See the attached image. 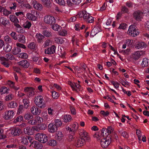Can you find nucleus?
<instances>
[{"label": "nucleus", "instance_id": "obj_1", "mask_svg": "<svg viewBox=\"0 0 149 149\" xmlns=\"http://www.w3.org/2000/svg\"><path fill=\"white\" fill-rule=\"evenodd\" d=\"M43 97L41 95L37 96L35 97L34 102L36 106L40 108H44L46 106Z\"/></svg>", "mask_w": 149, "mask_h": 149}, {"label": "nucleus", "instance_id": "obj_2", "mask_svg": "<svg viewBox=\"0 0 149 149\" xmlns=\"http://www.w3.org/2000/svg\"><path fill=\"white\" fill-rule=\"evenodd\" d=\"M127 34L132 37H135L138 35L139 32L135 26L134 25L130 26L127 31Z\"/></svg>", "mask_w": 149, "mask_h": 149}, {"label": "nucleus", "instance_id": "obj_3", "mask_svg": "<svg viewBox=\"0 0 149 149\" xmlns=\"http://www.w3.org/2000/svg\"><path fill=\"white\" fill-rule=\"evenodd\" d=\"M145 52L142 51H136L132 53L130 57L134 61H136L144 55Z\"/></svg>", "mask_w": 149, "mask_h": 149}, {"label": "nucleus", "instance_id": "obj_4", "mask_svg": "<svg viewBox=\"0 0 149 149\" xmlns=\"http://www.w3.org/2000/svg\"><path fill=\"white\" fill-rule=\"evenodd\" d=\"M35 138L36 140L42 143L46 142L48 140L47 136L43 133H38L36 134Z\"/></svg>", "mask_w": 149, "mask_h": 149}, {"label": "nucleus", "instance_id": "obj_5", "mask_svg": "<svg viewBox=\"0 0 149 149\" xmlns=\"http://www.w3.org/2000/svg\"><path fill=\"white\" fill-rule=\"evenodd\" d=\"M43 21L46 24L52 25L56 22L54 17L52 16L47 15L45 16L44 18Z\"/></svg>", "mask_w": 149, "mask_h": 149}, {"label": "nucleus", "instance_id": "obj_6", "mask_svg": "<svg viewBox=\"0 0 149 149\" xmlns=\"http://www.w3.org/2000/svg\"><path fill=\"white\" fill-rule=\"evenodd\" d=\"M102 135L104 137H107L109 134L112 132L113 131V128L111 126L108 127L107 129L103 128L102 129Z\"/></svg>", "mask_w": 149, "mask_h": 149}, {"label": "nucleus", "instance_id": "obj_7", "mask_svg": "<svg viewBox=\"0 0 149 149\" xmlns=\"http://www.w3.org/2000/svg\"><path fill=\"white\" fill-rule=\"evenodd\" d=\"M31 3L35 9L39 11L42 10L43 8L42 5L36 0H32L31 1Z\"/></svg>", "mask_w": 149, "mask_h": 149}, {"label": "nucleus", "instance_id": "obj_8", "mask_svg": "<svg viewBox=\"0 0 149 149\" xmlns=\"http://www.w3.org/2000/svg\"><path fill=\"white\" fill-rule=\"evenodd\" d=\"M14 115L15 113L13 111L9 110L4 113L3 117L6 120H10L13 118Z\"/></svg>", "mask_w": 149, "mask_h": 149}, {"label": "nucleus", "instance_id": "obj_9", "mask_svg": "<svg viewBox=\"0 0 149 149\" xmlns=\"http://www.w3.org/2000/svg\"><path fill=\"white\" fill-rule=\"evenodd\" d=\"M10 20L14 23V25L19 30L22 29V27L20 25L18 24L19 21L18 19L15 16L10 15L9 16Z\"/></svg>", "mask_w": 149, "mask_h": 149}, {"label": "nucleus", "instance_id": "obj_10", "mask_svg": "<svg viewBox=\"0 0 149 149\" xmlns=\"http://www.w3.org/2000/svg\"><path fill=\"white\" fill-rule=\"evenodd\" d=\"M133 16L135 19L138 21H141L143 17V13L140 10L134 12Z\"/></svg>", "mask_w": 149, "mask_h": 149}, {"label": "nucleus", "instance_id": "obj_11", "mask_svg": "<svg viewBox=\"0 0 149 149\" xmlns=\"http://www.w3.org/2000/svg\"><path fill=\"white\" fill-rule=\"evenodd\" d=\"M79 134L82 139L86 141H89L90 139L89 136L87 132L83 129L80 130L79 131Z\"/></svg>", "mask_w": 149, "mask_h": 149}, {"label": "nucleus", "instance_id": "obj_12", "mask_svg": "<svg viewBox=\"0 0 149 149\" xmlns=\"http://www.w3.org/2000/svg\"><path fill=\"white\" fill-rule=\"evenodd\" d=\"M90 15L86 11H83L79 12L77 15V17L79 18H83L85 21L87 18H88Z\"/></svg>", "mask_w": 149, "mask_h": 149}, {"label": "nucleus", "instance_id": "obj_13", "mask_svg": "<svg viewBox=\"0 0 149 149\" xmlns=\"http://www.w3.org/2000/svg\"><path fill=\"white\" fill-rule=\"evenodd\" d=\"M106 138L104 137L100 141L101 146L103 148H106L110 143V140L109 139H107Z\"/></svg>", "mask_w": 149, "mask_h": 149}, {"label": "nucleus", "instance_id": "obj_14", "mask_svg": "<svg viewBox=\"0 0 149 149\" xmlns=\"http://www.w3.org/2000/svg\"><path fill=\"white\" fill-rule=\"evenodd\" d=\"M22 132L21 130L18 127L14 128L10 131L11 134L14 136H19Z\"/></svg>", "mask_w": 149, "mask_h": 149}, {"label": "nucleus", "instance_id": "obj_15", "mask_svg": "<svg viewBox=\"0 0 149 149\" xmlns=\"http://www.w3.org/2000/svg\"><path fill=\"white\" fill-rule=\"evenodd\" d=\"M31 111L32 113L35 115H39L41 111L35 106H33L31 108Z\"/></svg>", "mask_w": 149, "mask_h": 149}, {"label": "nucleus", "instance_id": "obj_16", "mask_svg": "<svg viewBox=\"0 0 149 149\" xmlns=\"http://www.w3.org/2000/svg\"><path fill=\"white\" fill-rule=\"evenodd\" d=\"M57 128L54 123H50L48 125V130L51 133H54L57 130Z\"/></svg>", "mask_w": 149, "mask_h": 149}, {"label": "nucleus", "instance_id": "obj_17", "mask_svg": "<svg viewBox=\"0 0 149 149\" xmlns=\"http://www.w3.org/2000/svg\"><path fill=\"white\" fill-rule=\"evenodd\" d=\"M85 140L83 139H78L76 141L75 146L77 147H80L83 146L85 143Z\"/></svg>", "mask_w": 149, "mask_h": 149}, {"label": "nucleus", "instance_id": "obj_18", "mask_svg": "<svg viewBox=\"0 0 149 149\" xmlns=\"http://www.w3.org/2000/svg\"><path fill=\"white\" fill-rule=\"evenodd\" d=\"M21 67L26 68L29 65V63L26 60H23L17 63Z\"/></svg>", "mask_w": 149, "mask_h": 149}, {"label": "nucleus", "instance_id": "obj_19", "mask_svg": "<svg viewBox=\"0 0 149 149\" xmlns=\"http://www.w3.org/2000/svg\"><path fill=\"white\" fill-rule=\"evenodd\" d=\"M55 47L54 45H53L50 48L46 49L45 52L46 54H51L54 53L55 52Z\"/></svg>", "mask_w": 149, "mask_h": 149}, {"label": "nucleus", "instance_id": "obj_20", "mask_svg": "<svg viewBox=\"0 0 149 149\" xmlns=\"http://www.w3.org/2000/svg\"><path fill=\"white\" fill-rule=\"evenodd\" d=\"M1 63L7 68L9 67V64L7 62L8 59L3 56L0 57Z\"/></svg>", "mask_w": 149, "mask_h": 149}, {"label": "nucleus", "instance_id": "obj_21", "mask_svg": "<svg viewBox=\"0 0 149 149\" xmlns=\"http://www.w3.org/2000/svg\"><path fill=\"white\" fill-rule=\"evenodd\" d=\"M44 6L47 8H50L52 6V2L50 0H40Z\"/></svg>", "mask_w": 149, "mask_h": 149}, {"label": "nucleus", "instance_id": "obj_22", "mask_svg": "<svg viewBox=\"0 0 149 149\" xmlns=\"http://www.w3.org/2000/svg\"><path fill=\"white\" fill-rule=\"evenodd\" d=\"M63 137V135L62 132L58 131L55 134V138L57 141H60L61 140Z\"/></svg>", "mask_w": 149, "mask_h": 149}, {"label": "nucleus", "instance_id": "obj_23", "mask_svg": "<svg viewBox=\"0 0 149 149\" xmlns=\"http://www.w3.org/2000/svg\"><path fill=\"white\" fill-rule=\"evenodd\" d=\"M26 17L27 18L33 21H36L38 19L37 17L35 15L30 13H27L26 14Z\"/></svg>", "mask_w": 149, "mask_h": 149}, {"label": "nucleus", "instance_id": "obj_24", "mask_svg": "<svg viewBox=\"0 0 149 149\" xmlns=\"http://www.w3.org/2000/svg\"><path fill=\"white\" fill-rule=\"evenodd\" d=\"M146 47V44L142 42H138L136 44L135 46L136 48L137 49H142Z\"/></svg>", "mask_w": 149, "mask_h": 149}, {"label": "nucleus", "instance_id": "obj_25", "mask_svg": "<svg viewBox=\"0 0 149 149\" xmlns=\"http://www.w3.org/2000/svg\"><path fill=\"white\" fill-rule=\"evenodd\" d=\"M24 132L26 134L28 135H32L33 134L32 127L31 128L29 127H27L24 128Z\"/></svg>", "mask_w": 149, "mask_h": 149}, {"label": "nucleus", "instance_id": "obj_26", "mask_svg": "<svg viewBox=\"0 0 149 149\" xmlns=\"http://www.w3.org/2000/svg\"><path fill=\"white\" fill-rule=\"evenodd\" d=\"M44 125L42 124H40L36 126H34L32 127V129L33 133L34 132V131H39L40 130L45 129V127H43Z\"/></svg>", "mask_w": 149, "mask_h": 149}, {"label": "nucleus", "instance_id": "obj_27", "mask_svg": "<svg viewBox=\"0 0 149 149\" xmlns=\"http://www.w3.org/2000/svg\"><path fill=\"white\" fill-rule=\"evenodd\" d=\"M35 37L37 42L40 43H41L42 42V40L44 38V36L40 33H37L35 36Z\"/></svg>", "mask_w": 149, "mask_h": 149}, {"label": "nucleus", "instance_id": "obj_28", "mask_svg": "<svg viewBox=\"0 0 149 149\" xmlns=\"http://www.w3.org/2000/svg\"><path fill=\"white\" fill-rule=\"evenodd\" d=\"M32 59L33 62L38 65H40L42 63V60L39 58L38 56H33L32 57Z\"/></svg>", "mask_w": 149, "mask_h": 149}, {"label": "nucleus", "instance_id": "obj_29", "mask_svg": "<svg viewBox=\"0 0 149 149\" xmlns=\"http://www.w3.org/2000/svg\"><path fill=\"white\" fill-rule=\"evenodd\" d=\"M9 21L4 17H1L0 18V25L6 26L9 23Z\"/></svg>", "mask_w": 149, "mask_h": 149}, {"label": "nucleus", "instance_id": "obj_30", "mask_svg": "<svg viewBox=\"0 0 149 149\" xmlns=\"http://www.w3.org/2000/svg\"><path fill=\"white\" fill-rule=\"evenodd\" d=\"M149 65V59L146 58H144L143 59L142 63L141 65L143 67H146Z\"/></svg>", "mask_w": 149, "mask_h": 149}, {"label": "nucleus", "instance_id": "obj_31", "mask_svg": "<svg viewBox=\"0 0 149 149\" xmlns=\"http://www.w3.org/2000/svg\"><path fill=\"white\" fill-rule=\"evenodd\" d=\"M102 133L100 134L98 132H96L93 135L94 138H96L97 140H101L104 137L102 135Z\"/></svg>", "mask_w": 149, "mask_h": 149}, {"label": "nucleus", "instance_id": "obj_32", "mask_svg": "<svg viewBox=\"0 0 149 149\" xmlns=\"http://www.w3.org/2000/svg\"><path fill=\"white\" fill-rule=\"evenodd\" d=\"M33 116L30 113H25L24 116V119L29 120L33 118Z\"/></svg>", "mask_w": 149, "mask_h": 149}, {"label": "nucleus", "instance_id": "obj_33", "mask_svg": "<svg viewBox=\"0 0 149 149\" xmlns=\"http://www.w3.org/2000/svg\"><path fill=\"white\" fill-rule=\"evenodd\" d=\"M8 106L9 108H14L17 107V104L16 102L13 101L9 103Z\"/></svg>", "mask_w": 149, "mask_h": 149}, {"label": "nucleus", "instance_id": "obj_34", "mask_svg": "<svg viewBox=\"0 0 149 149\" xmlns=\"http://www.w3.org/2000/svg\"><path fill=\"white\" fill-rule=\"evenodd\" d=\"M58 32V35L62 36H65L67 34V31L65 29H63L60 30Z\"/></svg>", "mask_w": 149, "mask_h": 149}, {"label": "nucleus", "instance_id": "obj_35", "mask_svg": "<svg viewBox=\"0 0 149 149\" xmlns=\"http://www.w3.org/2000/svg\"><path fill=\"white\" fill-rule=\"evenodd\" d=\"M71 119V117L70 115H67L64 116L63 120L65 123L70 121Z\"/></svg>", "mask_w": 149, "mask_h": 149}, {"label": "nucleus", "instance_id": "obj_36", "mask_svg": "<svg viewBox=\"0 0 149 149\" xmlns=\"http://www.w3.org/2000/svg\"><path fill=\"white\" fill-rule=\"evenodd\" d=\"M62 28L61 26L57 24H54L52 26V29L55 31H58Z\"/></svg>", "mask_w": 149, "mask_h": 149}, {"label": "nucleus", "instance_id": "obj_37", "mask_svg": "<svg viewBox=\"0 0 149 149\" xmlns=\"http://www.w3.org/2000/svg\"><path fill=\"white\" fill-rule=\"evenodd\" d=\"M28 47L31 49H36V44L34 42H32L30 43L28 45Z\"/></svg>", "mask_w": 149, "mask_h": 149}, {"label": "nucleus", "instance_id": "obj_38", "mask_svg": "<svg viewBox=\"0 0 149 149\" xmlns=\"http://www.w3.org/2000/svg\"><path fill=\"white\" fill-rule=\"evenodd\" d=\"M13 54L16 55L21 52V49L19 47L15 48L12 50Z\"/></svg>", "mask_w": 149, "mask_h": 149}, {"label": "nucleus", "instance_id": "obj_39", "mask_svg": "<svg viewBox=\"0 0 149 149\" xmlns=\"http://www.w3.org/2000/svg\"><path fill=\"white\" fill-rule=\"evenodd\" d=\"M52 97L54 99H56L58 97L59 94L58 93L53 91H52Z\"/></svg>", "mask_w": 149, "mask_h": 149}, {"label": "nucleus", "instance_id": "obj_40", "mask_svg": "<svg viewBox=\"0 0 149 149\" xmlns=\"http://www.w3.org/2000/svg\"><path fill=\"white\" fill-rule=\"evenodd\" d=\"M4 40L5 42L7 44H9L12 42L11 38L8 36H6L4 37Z\"/></svg>", "mask_w": 149, "mask_h": 149}, {"label": "nucleus", "instance_id": "obj_41", "mask_svg": "<svg viewBox=\"0 0 149 149\" xmlns=\"http://www.w3.org/2000/svg\"><path fill=\"white\" fill-rule=\"evenodd\" d=\"M49 146H55L57 144V142L54 139H52L50 140L49 141Z\"/></svg>", "mask_w": 149, "mask_h": 149}, {"label": "nucleus", "instance_id": "obj_42", "mask_svg": "<svg viewBox=\"0 0 149 149\" xmlns=\"http://www.w3.org/2000/svg\"><path fill=\"white\" fill-rule=\"evenodd\" d=\"M23 26L25 28L29 29L31 26V23L29 21H27L23 24Z\"/></svg>", "mask_w": 149, "mask_h": 149}, {"label": "nucleus", "instance_id": "obj_43", "mask_svg": "<svg viewBox=\"0 0 149 149\" xmlns=\"http://www.w3.org/2000/svg\"><path fill=\"white\" fill-rule=\"evenodd\" d=\"M14 97V95L11 93L6 95L4 99L6 101H8L11 100Z\"/></svg>", "mask_w": 149, "mask_h": 149}, {"label": "nucleus", "instance_id": "obj_44", "mask_svg": "<svg viewBox=\"0 0 149 149\" xmlns=\"http://www.w3.org/2000/svg\"><path fill=\"white\" fill-rule=\"evenodd\" d=\"M54 122L55 124H54L57 128L62 125V122L59 119H56L55 120Z\"/></svg>", "mask_w": 149, "mask_h": 149}, {"label": "nucleus", "instance_id": "obj_45", "mask_svg": "<svg viewBox=\"0 0 149 149\" xmlns=\"http://www.w3.org/2000/svg\"><path fill=\"white\" fill-rule=\"evenodd\" d=\"M43 34L46 37H49L52 36V33L48 31H43Z\"/></svg>", "mask_w": 149, "mask_h": 149}, {"label": "nucleus", "instance_id": "obj_46", "mask_svg": "<svg viewBox=\"0 0 149 149\" xmlns=\"http://www.w3.org/2000/svg\"><path fill=\"white\" fill-rule=\"evenodd\" d=\"M25 36L22 34L19 35V38L18 39L19 41L22 43H24L25 41Z\"/></svg>", "mask_w": 149, "mask_h": 149}, {"label": "nucleus", "instance_id": "obj_47", "mask_svg": "<svg viewBox=\"0 0 149 149\" xmlns=\"http://www.w3.org/2000/svg\"><path fill=\"white\" fill-rule=\"evenodd\" d=\"M125 43L127 45L129 46H131L133 44V40L132 39H128L125 41Z\"/></svg>", "mask_w": 149, "mask_h": 149}, {"label": "nucleus", "instance_id": "obj_48", "mask_svg": "<svg viewBox=\"0 0 149 149\" xmlns=\"http://www.w3.org/2000/svg\"><path fill=\"white\" fill-rule=\"evenodd\" d=\"M119 133L122 136L125 138H127L128 137V135L127 133L122 130L118 131Z\"/></svg>", "mask_w": 149, "mask_h": 149}, {"label": "nucleus", "instance_id": "obj_49", "mask_svg": "<svg viewBox=\"0 0 149 149\" xmlns=\"http://www.w3.org/2000/svg\"><path fill=\"white\" fill-rule=\"evenodd\" d=\"M21 140L22 143L24 144L27 145L28 143V141L27 138L24 136L21 137Z\"/></svg>", "mask_w": 149, "mask_h": 149}, {"label": "nucleus", "instance_id": "obj_50", "mask_svg": "<svg viewBox=\"0 0 149 149\" xmlns=\"http://www.w3.org/2000/svg\"><path fill=\"white\" fill-rule=\"evenodd\" d=\"M23 120V117L22 116H19L15 119L13 121V122L15 123L18 122H20Z\"/></svg>", "mask_w": 149, "mask_h": 149}, {"label": "nucleus", "instance_id": "obj_51", "mask_svg": "<svg viewBox=\"0 0 149 149\" xmlns=\"http://www.w3.org/2000/svg\"><path fill=\"white\" fill-rule=\"evenodd\" d=\"M54 41L58 44H62L63 42V40L60 38H54Z\"/></svg>", "mask_w": 149, "mask_h": 149}, {"label": "nucleus", "instance_id": "obj_52", "mask_svg": "<svg viewBox=\"0 0 149 149\" xmlns=\"http://www.w3.org/2000/svg\"><path fill=\"white\" fill-rule=\"evenodd\" d=\"M28 123L31 125H34L38 123L36 117L32 120L29 121Z\"/></svg>", "mask_w": 149, "mask_h": 149}, {"label": "nucleus", "instance_id": "obj_53", "mask_svg": "<svg viewBox=\"0 0 149 149\" xmlns=\"http://www.w3.org/2000/svg\"><path fill=\"white\" fill-rule=\"evenodd\" d=\"M52 44V42L49 40L47 39L45 42L43 44V46L44 47H46L47 46L51 45Z\"/></svg>", "mask_w": 149, "mask_h": 149}, {"label": "nucleus", "instance_id": "obj_54", "mask_svg": "<svg viewBox=\"0 0 149 149\" xmlns=\"http://www.w3.org/2000/svg\"><path fill=\"white\" fill-rule=\"evenodd\" d=\"M8 89L6 87H3L0 88V92L2 94H5L8 92Z\"/></svg>", "mask_w": 149, "mask_h": 149}, {"label": "nucleus", "instance_id": "obj_55", "mask_svg": "<svg viewBox=\"0 0 149 149\" xmlns=\"http://www.w3.org/2000/svg\"><path fill=\"white\" fill-rule=\"evenodd\" d=\"M24 107L22 105H20L17 112L18 114H20L22 113L24 111Z\"/></svg>", "mask_w": 149, "mask_h": 149}, {"label": "nucleus", "instance_id": "obj_56", "mask_svg": "<svg viewBox=\"0 0 149 149\" xmlns=\"http://www.w3.org/2000/svg\"><path fill=\"white\" fill-rule=\"evenodd\" d=\"M85 21L88 23H93L94 21V18L90 15L89 16V17L88 18H87V19Z\"/></svg>", "mask_w": 149, "mask_h": 149}, {"label": "nucleus", "instance_id": "obj_57", "mask_svg": "<svg viewBox=\"0 0 149 149\" xmlns=\"http://www.w3.org/2000/svg\"><path fill=\"white\" fill-rule=\"evenodd\" d=\"M19 57L21 58H26L28 57L27 54L25 53H22L18 54Z\"/></svg>", "mask_w": 149, "mask_h": 149}, {"label": "nucleus", "instance_id": "obj_58", "mask_svg": "<svg viewBox=\"0 0 149 149\" xmlns=\"http://www.w3.org/2000/svg\"><path fill=\"white\" fill-rule=\"evenodd\" d=\"M78 124L76 122L74 123L72 125V128L73 129L74 131H75L77 130L78 127Z\"/></svg>", "mask_w": 149, "mask_h": 149}, {"label": "nucleus", "instance_id": "obj_59", "mask_svg": "<svg viewBox=\"0 0 149 149\" xmlns=\"http://www.w3.org/2000/svg\"><path fill=\"white\" fill-rule=\"evenodd\" d=\"M93 29L97 33L101 31V27L99 25L94 27Z\"/></svg>", "mask_w": 149, "mask_h": 149}, {"label": "nucleus", "instance_id": "obj_60", "mask_svg": "<svg viewBox=\"0 0 149 149\" xmlns=\"http://www.w3.org/2000/svg\"><path fill=\"white\" fill-rule=\"evenodd\" d=\"M111 83L116 88H119V84L117 82L112 81H111Z\"/></svg>", "mask_w": 149, "mask_h": 149}, {"label": "nucleus", "instance_id": "obj_61", "mask_svg": "<svg viewBox=\"0 0 149 149\" xmlns=\"http://www.w3.org/2000/svg\"><path fill=\"white\" fill-rule=\"evenodd\" d=\"M4 50L6 52H10L11 49V47L9 45H8L6 46L5 47H4L3 48Z\"/></svg>", "mask_w": 149, "mask_h": 149}, {"label": "nucleus", "instance_id": "obj_62", "mask_svg": "<svg viewBox=\"0 0 149 149\" xmlns=\"http://www.w3.org/2000/svg\"><path fill=\"white\" fill-rule=\"evenodd\" d=\"M127 25L125 23H122L119 26V28L120 29H125L127 27Z\"/></svg>", "mask_w": 149, "mask_h": 149}, {"label": "nucleus", "instance_id": "obj_63", "mask_svg": "<svg viewBox=\"0 0 149 149\" xmlns=\"http://www.w3.org/2000/svg\"><path fill=\"white\" fill-rule=\"evenodd\" d=\"M6 58L8 59V60H12L14 58V57L13 55L10 54H6Z\"/></svg>", "mask_w": 149, "mask_h": 149}, {"label": "nucleus", "instance_id": "obj_64", "mask_svg": "<svg viewBox=\"0 0 149 149\" xmlns=\"http://www.w3.org/2000/svg\"><path fill=\"white\" fill-rule=\"evenodd\" d=\"M3 12V14L5 16H7L11 13V11L8 10L5 8Z\"/></svg>", "mask_w": 149, "mask_h": 149}]
</instances>
